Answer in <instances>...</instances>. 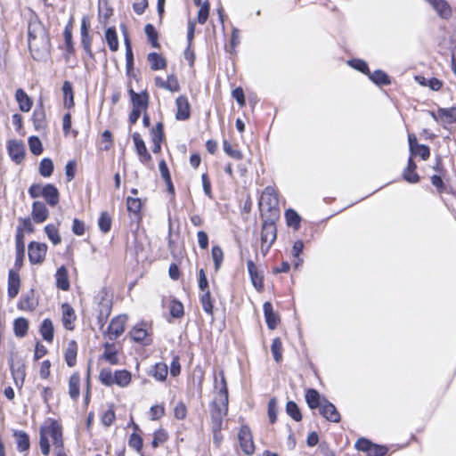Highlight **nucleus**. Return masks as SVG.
I'll use <instances>...</instances> for the list:
<instances>
[{
    "label": "nucleus",
    "instance_id": "nucleus-1",
    "mask_svg": "<svg viewBox=\"0 0 456 456\" xmlns=\"http://www.w3.org/2000/svg\"><path fill=\"white\" fill-rule=\"evenodd\" d=\"M50 441L54 447L57 456H65L63 450L62 430L61 425L54 419H48L40 428V449L44 455L50 452Z\"/></svg>",
    "mask_w": 456,
    "mask_h": 456
},
{
    "label": "nucleus",
    "instance_id": "nucleus-2",
    "mask_svg": "<svg viewBox=\"0 0 456 456\" xmlns=\"http://www.w3.org/2000/svg\"><path fill=\"white\" fill-rule=\"evenodd\" d=\"M99 380L107 387L117 385L119 387H126L132 381V374L126 370H118L113 372L110 368H103L100 371Z\"/></svg>",
    "mask_w": 456,
    "mask_h": 456
},
{
    "label": "nucleus",
    "instance_id": "nucleus-3",
    "mask_svg": "<svg viewBox=\"0 0 456 456\" xmlns=\"http://www.w3.org/2000/svg\"><path fill=\"white\" fill-rule=\"evenodd\" d=\"M228 411H220L219 409H210L211 431L213 434V442L216 447H219L223 442V420Z\"/></svg>",
    "mask_w": 456,
    "mask_h": 456
},
{
    "label": "nucleus",
    "instance_id": "nucleus-4",
    "mask_svg": "<svg viewBox=\"0 0 456 456\" xmlns=\"http://www.w3.org/2000/svg\"><path fill=\"white\" fill-rule=\"evenodd\" d=\"M220 375V381H217L216 379L215 380V388L218 390V392L217 397H216L210 405V409H219L223 411L224 408V411H228V389L226 380L223 372H221Z\"/></svg>",
    "mask_w": 456,
    "mask_h": 456
},
{
    "label": "nucleus",
    "instance_id": "nucleus-5",
    "mask_svg": "<svg viewBox=\"0 0 456 456\" xmlns=\"http://www.w3.org/2000/svg\"><path fill=\"white\" fill-rule=\"evenodd\" d=\"M259 206L262 209H266L267 211H272L278 208L279 200L274 188L271 186L265 188L260 197Z\"/></svg>",
    "mask_w": 456,
    "mask_h": 456
},
{
    "label": "nucleus",
    "instance_id": "nucleus-6",
    "mask_svg": "<svg viewBox=\"0 0 456 456\" xmlns=\"http://www.w3.org/2000/svg\"><path fill=\"white\" fill-rule=\"evenodd\" d=\"M129 335L133 341L142 346H150L152 343V336L145 328V324L135 325L130 330Z\"/></svg>",
    "mask_w": 456,
    "mask_h": 456
},
{
    "label": "nucleus",
    "instance_id": "nucleus-7",
    "mask_svg": "<svg viewBox=\"0 0 456 456\" xmlns=\"http://www.w3.org/2000/svg\"><path fill=\"white\" fill-rule=\"evenodd\" d=\"M126 321V314H120L111 320L106 332L110 340L117 339L124 332Z\"/></svg>",
    "mask_w": 456,
    "mask_h": 456
},
{
    "label": "nucleus",
    "instance_id": "nucleus-8",
    "mask_svg": "<svg viewBox=\"0 0 456 456\" xmlns=\"http://www.w3.org/2000/svg\"><path fill=\"white\" fill-rule=\"evenodd\" d=\"M47 246L45 243L32 241L28 245V259L33 265L40 264L45 260Z\"/></svg>",
    "mask_w": 456,
    "mask_h": 456
},
{
    "label": "nucleus",
    "instance_id": "nucleus-9",
    "mask_svg": "<svg viewBox=\"0 0 456 456\" xmlns=\"http://www.w3.org/2000/svg\"><path fill=\"white\" fill-rule=\"evenodd\" d=\"M241 450L244 453L251 455L255 452V445L250 429L247 426L241 427L238 434Z\"/></svg>",
    "mask_w": 456,
    "mask_h": 456
},
{
    "label": "nucleus",
    "instance_id": "nucleus-10",
    "mask_svg": "<svg viewBox=\"0 0 456 456\" xmlns=\"http://www.w3.org/2000/svg\"><path fill=\"white\" fill-rule=\"evenodd\" d=\"M90 24L86 17H83L81 20L80 35H81V45L91 59L94 58V53L91 49L92 37L89 34Z\"/></svg>",
    "mask_w": 456,
    "mask_h": 456
},
{
    "label": "nucleus",
    "instance_id": "nucleus-11",
    "mask_svg": "<svg viewBox=\"0 0 456 456\" xmlns=\"http://www.w3.org/2000/svg\"><path fill=\"white\" fill-rule=\"evenodd\" d=\"M133 109L145 112L149 104V94L146 91L136 93L132 88L128 90Z\"/></svg>",
    "mask_w": 456,
    "mask_h": 456
},
{
    "label": "nucleus",
    "instance_id": "nucleus-12",
    "mask_svg": "<svg viewBox=\"0 0 456 456\" xmlns=\"http://www.w3.org/2000/svg\"><path fill=\"white\" fill-rule=\"evenodd\" d=\"M320 413L327 420L338 423L340 420V414L337 411L336 406L329 402L325 397H322V403L319 408Z\"/></svg>",
    "mask_w": 456,
    "mask_h": 456
},
{
    "label": "nucleus",
    "instance_id": "nucleus-13",
    "mask_svg": "<svg viewBox=\"0 0 456 456\" xmlns=\"http://www.w3.org/2000/svg\"><path fill=\"white\" fill-rule=\"evenodd\" d=\"M247 267L252 285L256 290L260 291L264 286L263 273L258 270V267L251 259L247 261Z\"/></svg>",
    "mask_w": 456,
    "mask_h": 456
},
{
    "label": "nucleus",
    "instance_id": "nucleus-14",
    "mask_svg": "<svg viewBox=\"0 0 456 456\" xmlns=\"http://www.w3.org/2000/svg\"><path fill=\"white\" fill-rule=\"evenodd\" d=\"M135 151L139 156L141 162L147 164L151 160V156L148 151L144 141L139 133H134L132 135Z\"/></svg>",
    "mask_w": 456,
    "mask_h": 456
},
{
    "label": "nucleus",
    "instance_id": "nucleus-15",
    "mask_svg": "<svg viewBox=\"0 0 456 456\" xmlns=\"http://www.w3.org/2000/svg\"><path fill=\"white\" fill-rule=\"evenodd\" d=\"M176 114L177 120H187L191 116V105L188 98L184 95H180L176 98Z\"/></svg>",
    "mask_w": 456,
    "mask_h": 456
},
{
    "label": "nucleus",
    "instance_id": "nucleus-16",
    "mask_svg": "<svg viewBox=\"0 0 456 456\" xmlns=\"http://www.w3.org/2000/svg\"><path fill=\"white\" fill-rule=\"evenodd\" d=\"M31 216L36 223L40 224L48 218L49 211L45 203L35 201L32 205Z\"/></svg>",
    "mask_w": 456,
    "mask_h": 456
},
{
    "label": "nucleus",
    "instance_id": "nucleus-17",
    "mask_svg": "<svg viewBox=\"0 0 456 456\" xmlns=\"http://www.w3.org/2000/svg\"><path fill=\"white\" fill-rule=\"evenodd\" d=\"M436 12L443 19H447L452 15L450 4L445 0H426Z\"/></svg>",
    "mask_w": 456,
    "mask_h": 456
},
{
    "label": "nucleus",
    "instance_id": "nucleus-18",
    "mask_svg": "<svg viewBox=\"0 0 456 456\" xmlns=\"http://www.w3.org/2000/svg\"><path fill=\"white\" fill-rule=\"evenodd\" d=\"M8 152L11 159L16 163H20L24 158V145L16 140L8 142Z\"/></svg>",
    "mask_w": 456,
    "mask_h": 456
},
{
    "label": "nucleus",
    "instance_id": "nucleus-19",
    "mask_svg": "<svg viewBox=\"0 0 456 456\" xmlns=\"http://www.w3.org/2000/svg\"><path fill=\"white\" fill-rule=\"evenodd\" d=\"M264 315L267 327L270 330L276 329L280 319L279 316L273 311V305L270 302H265L263 305Z\"/></svg>",
    "mask_w": 456,
    "mask_h": 456
},
{
    "label": "nucleus",
    "instance_id": "nucleus-20",
    "mask_svg": "<svg viewBox=\"0 0 456 456\" xmlns=\"http://www.w3.org/2000/svg\"><path fill=\"white\" fill-rule=\"evenodd\" d=\"M428 113L436 121L441 119L449 124L456 121V108L439 109L437 113L433 111H429Z\"/></svg>",
    "mask_w": 456,
    "mask_h": 456
},
{
    "label": "nucleus",
    "instance_id": "nucleus-21",
    "mask_svg": "<svg viewBox=\"0 0 456 456\" xmlns=\"http://www.w3.org/2000/svg\"><path fill=\"white\" fill-rule=\"evenodd\" d=\"M20 280L18 273L13 270H10L8 275V297L12 299L14 298L20 290Z\"/></svg>",
    "mask_w": 456,
    "mask_h": 456
},
{
    "label": "nucleus",
    "instance_id": "nucleus-22",
    "mask_svg": "<svg viewBox=\"0 0 456 456\" xmlns=\"http://www.w3.org/2000/svg\"><path fill=\"white\" fill-rule=\"evenodd\" d=\"M43 197L52 207H54L58 204L60 198L57 188L50 183L43 187Z\"/></svg>",
    "mask_w": 456,
    "mask_h": 456
},
{
    "label": "nucleus",
    "instance_id": "nucleus-23",
    "mask_svg": "<svg viewBox=\"0 0 456 456\" xmlns=\"http://www.w3.org/2000/svg\"><path fill=\"white\" fill-rule=\"evenodd\" d=\"M37 305L34 297V291L30 290L22 295L18 303V307L24 311H33Z\"/></svg>",
    "mask_w": 456,
    "mask_h": 456
},
{
    "label": "nucleus",
    "instance_id": "nucleus-24",
    "mask_svg": "<svg viewBox=\"0 0 456 456\" xmlns=\"http://www.w3.org/2000/svg\"><path fill=\"white\" fill-rule=\"evenodd\" d=\"M276 240V226L273 223L265 222L261 232V241L273 243Z\"/></svg>",
    "mask_w": 456,
    "mask_h": 456
},
{
    "label": "nucleus",
    "instance_id": "nucleus-25",
    "mask_svg": "<svg viewBox=\"0 0 456 456\" xmlns=\"http://www.w3.org/2000/svg\"><path fill=\"white\" fill-rule=\"evenodd\" d=\"M13 436L17 444V449L20 452H28L30 446L28 434L22 430H15Z\"/></svg>",
    "mask_w": 456,
    "mask_h": 456
},
{
    "label": "nucleus",
    "instance_id": "nucleus-26",
    "mask_svg": "<svg viewBox=\"0 0 456 456\" xmlns=\"http://www.w3.org/2000/svg\"><path fill=\"white\" fill-rule=\"evenodd\" d=\"M15 98L21 111L28 112L31 110L33 104L32 101L23 89L20 88L16 90Z\"/></svg>",
    "mask_w": 456,
    "mask_h": 456
},
{
    "label": "nucleus",
    "instance_id": "nucleus-27",
    "mask_svg": "<svg viewBox=\"0 0 456 456\" xmlns=\"http://www.w3.org/2000/svg\"><path fill=\"white\" fill-rule=\"evenodd\" d=\"M22 232H18L16 235V259L15 266L20 268L25 256V245L23 240Z\"/></svg>",
    "mask_w": 456,
    "mask_h": 456
},
{
    "label": "nucleus",
    "instance_id": "nucleus-28",
    "mask_svg": "<svg viewBox=\"0 0 456 456\" xmlns=\"http://www.w3.org/2000/svg\"><path fill=\"white\" fill-rule=\"evenodd\" d=\"M80 376L77 372L73 373L69 380V395L72 400H77L80 395Z\"/></svg>",
    "mask_w": 456,
    "mask_h": 456
},
{
    "label": "nucleus",
    "instance_id": "nucleus-29",
    "mask_svg": "<svg viewBox=\"0 0 456 456\" xmlns=\"http://www.w3.org/2000/svg\"><path fill=\"white\" fill-rule=\"evenodd\" d=\"M62 308V322L65 329L69 330H72L73 322L75 320V313L71 306H69L68 304H64L61 306Z\"/></svg>",
    "mask_w": 456,
    "mask_h": 456
},
{
    "label": "nucleus",
    "instance_id": "nucleus-30",
    "mask_svg": "<svg viewBox=\"0 0 456 456\" xmlns=\"http://www.w3.org/2000/svg\"><path fill=\"white\" fill-rule=\"evenodd\" d=\"M56 286L61 290H68L69 289V281L68 278V272L64 266L57 269L55 273Z\"/></svg>",
    "mask_w": 456,
    "mask_h": 456
},
{
    "label": "nucleus",
    "instance_id": "nucleus-31",
    "mask_svg": "<svg viewBox=\"0 0 456 456\" xmlns=\"http://www.w3.org/2000/svg\"><path fill=\"white\" fill-rule=\"evenodd\" d=\"M32 120L37 130L43 129L46 126V118L42 104L34 110Z\"/></svg>",
    "mask_w": 456,
    "mask_h": 456
},
{
    "label": "nucleus",
    "instance_id": "nucleus-32",
    "mask_svg": "<svg viewBox=\"0 0 456 456\" xmlns=\"http://www.w3.org/2000/svg\"><path fill=\"white\" fill-rule=\"evenodd\" d=\"M305 401L310 409L320 408L322 403V398L317 390L310 388L305 393Z\"/></svg>",
    "mask_w": 456,
    "mask_h": 456
},
{
    "label": "nucleus",
    "instance_id": "nucleus-33",
    "mask_svg": "<svg viewBox=\"0 0 456 456\" xmlns=\"http://www.w3.org/2000/svg\"><path fill=\"white\" fill-rule=\"evenodd\" d=\"M99 316L98 322L101 325H103L111 311V301L106 298L104 296L102 297V301L99 303Z\"/></svg>",
    "mask_w": 456,
    "mask_h": 456
},
{
    "label": "nucleus",
    "instance_id": "nucleus-34",
    "mask_svg": "<svg viewBox=\"0 0 456 456\" xmlns=\"http://www.w3.org/2000/svg\"><path fill=\"white\" fill-rule=\"evenodd\" d=\"M39 331H40L42 338L46 342H49V343L53 342L54 330H53V324L50 319H45L42 322Z\"/></svg>",
    "mask_w": 456,
    "mask_h": 456
},
{
    "label": "nucleus",
    "instance_id": "nucleus-35",
    "mask_svg": "<svg viewBox=\"0 0 456 456\" xmlns=\"http://www.w3.org/2000/svg\"><path fill=\"white\" fill-rule=\"evenodd\" d=\"M102 358L110 364L118 363V352L113 344L106 343L104 345V352Z\"/></svg>",
    "mask_w": 456,
    "mask_h": 456
},
{
    "label": "nucleus",
    "instance_id": "nucleus-36",
    "mask_svg": "<svg viewBox=\"0 0 456 456\" xmlns=\"http://www.w3.org/2000/svg\"><path fill=\"white\" fill-rule=\"evenodd\" d=\"M147 59L151 64V69L153 70L162 69L167 66V61L159 53H150Z\"/></svg>",
    "mask_w": 456,
    "mask_h": 456
},
{
    "label": "nucleus",
    "instance_id": "nucleus-37",
    "mask_svg": "<svg viewBox=\"0 0 456 456\" xmlns=\"http://www.w3.org/2000/svg\"><path fill=\"white\" fill-rule=\"evenodd\" d=\"M62 93L64 97V106L70 109L74 106L73 87L69 81H65L62 85Z\"/></svg>",
    "mask_w": 456,
    "mask_h": 456
},
{
    "label": "nucleus",
    "instance_id": "nucleus-38",
    "mask_svg": "<svg viewBox=\"0 0 456 456\" xmlns=\"http://www.w3.org/2000/svg\"><path fill=\"white\" fill-rule=\"evenodd\" d=\"M105 40L111 52L118 50V39L115 28H108L105 30Z\"/></svg>",
    "mask_w": 456,
    "mask_h": 456
},
{
    "label": "nucleus",
    "instance_id": "nucleus-39",
    "mask_svg": "<svg viewBox=\"0 0 456 456\" xmlns=\"http://www.w3.org/2000/svg\"><path fill=\"white\" fill-rule=\"evenodd\" d=\"M28 330V322L23 317L15 319L13 323V331L16 337L23 338L27 335Z\"/></svg>",
    "mask_w": 456,
    "mask_h": 456
},
{
    "label": "nucleus",
    "instance_id": "nucleus-40",
    "mask_svg": "<svg viewBox=\"0 0 456 456\" xmlns=\"http://www.w3.org/2000/svg\"><path fill=\"white\" fill-rule=\"evenodd\" d=\"M77 346L75 341H70L65 352V360L69 367H73L77 361Z\"/></svg>",
    "mask_w": 456,
    "mask_h": 456
},
{
    "label": "nucleus",
    "instance_id": "nucleus-41",
    "mask_svg": "<svg viewBox=\"0 0 456 456\" xmlns=\"http://www.w3.org/2000/svg\"><path fill=\"white\" fill-rule=\"evenodd\" d=\"M406 168H407V172H411L412 174L409 175L408 173H403L404 180H406L408 183H418L419 180V177L415 171L417 168V166L411 158L409 159L408 165H407Z\"/></svg>",
    "mask_w": 456,
    "mask_h": 456
},
{
    "label": "nucleus",
    "instance_id": "nucleus-42",
    "mask_svg": "<svg viewBox=\"0 0 456 456\" xmlns=\"http://www.w3.org/2000/svg\"><path fill=\"white\" fill-rule=\"evenodd\" d=\"M285 218L287 224L293 227L295 230H298L300 227L301 217L293 209H288L285 212Z\"/></svg>",
    "mask_w": 456,
    "mask_h": 456
},
{
    "label": "nucleus",
    "instance_id": "nucleus-43",
    "mask_svg": "<svg viewBox=\"0 0 456 456\" xmlns=\"http://www.w3.org/2000/svg\"><path fill=\"white\" fill-rule=\"evenodd\" d=\"M168 373L167 365L163 362H158L154 365L152 376L159 381H164Z\"/></svg>",
    "mask_w": 456,
    "mask_h": 456
},
{
    "label": "nucleus",
    "instance_id": "nucleus-44",
    "mask_svg": "<svg viewBox=\"0 0 456 456\" xmlns=\"http://www.w3.org/2000/svg\"><path fill=\"white\" fill-rule=\"evenodd\" d=\"M271 351L274 361L276 362H281L282 360V342L280 338H275L273 340Z\"/></svg>",
    "mask_w": 456,
    "mask_h": 456
},
{
    "label": "nucleus",
    "instance_id": "nucleus-45",
    "mask_svg": "<svg viewBox=\"0 0 456 456\" xmlns=\"http://www.w3.org/2000/svg\"><path fill=\"white\" fill-rule=\"evenodd\" d=\"M98 226L101 232L107 233L111 228V217L108 212L103 211L98 219Z\"/></svg>",
    "mask_w": 456,
    "mask_h": 456
},
{
    "label": "nucleus",
    "instance_id": "nucleus-46",
    "mask_svg": "<svg viewBox=\"0 0 456 456\" xmlns=\"http://www.w3.org/2000/svg\"><path fill=\"white\" fill-rule=\"evenodd\" d=\"M53 171V163L48 159L45 158L41 160L39 164V173L44 177H49L52 175Z\"/></svg>",
    "mask_w": 456,
    "mask_h": 456
},
{
    "label": "nucleus",
    "instance_id": "nucleus-47",
    "mask_svg": "<svg viewBox=\"0 0 456 456\" xmlns=\"http://www.w3.org/2000/svg\"><path fill=\"white\" fill-rule=\"evenodd\" d=\"M369 77L377 85H388L390 83L388 76L381 70H375L373 73L369 74Z\"/></svg>",
    "mask_w": 456,
    "mask_h": 456
},
{
    "label": "nucleus",
    "instance_id": "nucleus-48",
    "mask_svg": "<svg viewBox=\"0 0 456 456\" xmlns=\"http://www.w3.org/2000/svg\"><path fill=\"white\" fill-rule=\"evenodd\" d=\"M286 411L295 421H300L302 419V414L295 402L289 401L287 403Z\"/></svg>",
    "mask_w": 456,
    "mask_h": 456
},
{
    "label": "nucleus",
    "instance_id": "nucleus-49",
    "mask_svg": "<svg viewBox=\"0 0 456 456\" xmlns=\"http://www.w3.org/2000/svg\"><path fill=\"white\" fill-rule=\"evenodd\" d=\"M45 232L47 234L48 239L54 244L57 245L61 242V239L59 234L57 227L53 224H47L45 227Z\"/></svg>",
    "mask_w": 456,
    "mask_h": 456
},
{
    "label": "nucleus",
    "instance_id": "nucleus-50",
    "mask_svg": "<svg viewBox=\"0 0 456 456\" xmlns=\"http://www.w3.org/2000/svg\"><path fill=\"white\" fill-rule=\"evenodd\" d=\"M151 137L152 142H162L164 139V126L161 122L157 123L151 130Z\"/></svg>",
    "mask_w": 456,
    "mask_h": 456
},
{
    "label": "nucleus",
    "instance_id": "nucleus-51",
    "mask_svg": "<svg viewBox=\"0 0 456 456\" xmlns=\"http://www.w3.org/2000/svg\"><path fill=\"white\" fill-rule=\"evenodd\" d=\"M63 36H64L67 53L72 54L74 53V45H73V41H72V32H71V25L70 24H68L65 27Z\"/></svg>",
    "mask_w": 456,
    "mask_h": 456
},
{
    "label": "nucleus",
    "instance_id": "nucleus-52",
    "mask_svg": "<svg viewBox=\"0 0 456 456\" xmlns=\"http://www.w3.org/2000/svg\"><path fill=\"white\" fill-rule=\"evenodd\" d=\"M223 150L228 156L234 159L240 160L243 157L241 151L237 149H234L232 146V144L226 140L223 142Z\"/></svg>",
    "mask_w": 456,
    "mask_h": 456
},
{
    "label": "nucleus",
    "instance_id": "nucleus-53",
    "mask_svg": "<svg viewBox=\"0 0 456 456\" xmlns=\"http://www.w3.org/2000/svg\"><path fill=\"white\" fill-rule=\"evenodd\" d=\"M12 374L14 379V383L17 387H21L23 385L25 379V370L23 366H18L14 368L13 366L11 369Z\"/></svg>",
    "mask_w": 456,
    "mask_h": 456
},
{
    "label": "nucleus",
    "instance_id": "nucleus-54",
    "mask_svg": "<svg viewBox=\"0 0 456 456\" xmlns=\"http://www.w3.org/2000/svg\"><path fill=\"white\" fill-rule=\"evenodd\" d=\"M211 255L214 261L215 269L217 271L219 270L224 259L223 250L219 246H214L211 250Z\"/></svg>",
    "mask_w": 456,
    "mask_h": 456
},
{
    "label": "nucleus",
    "instance_id": "nucleus-55",
    "mask_svg": "<svg viewBox=\"0 0 456 456\" xmlns=\"http://www.w3.org/2000/svg\"><path fill=\"white\" fill-rule=\"evenodd\" d=\"M412 156H419L422 159H428L430 156L428 146L425 144H418L410 151Z\"/></svg>",
    "mask_w": 456,
    "mask_h": 456
},
{
    "label": "nucleus",
    "instance_id": "nucleus-56",
    "mask_svg": "<svg viewBox=\"0 0 456 456\" xmlns=\"http://www.w3.org/2000/svg\"><path fill=\"white\" fill-rule=\"evenodd\" d=\"M144 32L148 37V39L151 43L153 47H159L158 43V32L155 29L154 26L151 24H147L144 28Z\"/></svg>",
    "mask_w": 456,
    "mask_h": 456
},
{
    "label": "nucleus",
    "instance_id": "nucleus-57",
    "mask_svg": "<svg viewBox=\"0 0 456 456\" xmlns=\"http://www.w3.org/2000/svg\"><path fill=\"white\" fill-rule=\"evenodd\" d=\"M28 146L31 152L35 155H40L43 151L42 142L37 136H30L28 138Z\"/></svg>",
    "mask_w": 456,
    "mask_h": 456
},
{
    "label": "nucleus",
    "instance_id": "nucleus-58",
    "mask_svg": "<svg viewBox=\"0 0 456 456\" xmlns=\"http://www.w3.org/2000/svg\"><path fill=\"white\" fill-rule=\"evenodd\" d=\"M127 210L133 214H138L142 208L141 200L138 198L128 197L126 200Z\"/></svg>",
    "mask_w": 456,
    "mask_h": 456
},
{
    "label": "nucleus",
    "instance_id": "nucleus-59",
    "mask_svg": "<svg viewBox=\"0 0 456 456\" xmlns=\"http://www.w3.org/2000/svg\"><path fill=\"white\" fill-rule=\"evenodd\" d=\"M200 302H201L203 310L207 314H213V304L211 301V296H210L209 290H207L206 292H204V294L201 296Z\"/></svg>",
    "mask_w": 456,
    "mask_h": 456
},
{
    "label": "nucleus",
    "instance_id": "nucleus-60",
    "mask_svg": "<svg viewBox=\"0 0 456 456\" xmlns=\"http://www.w3.org/2000/svg\"><path fill=\"white\" fill-rule=\"evenodd\" d=\"M304 248V243L302 240H297L292 248V256L296 258L294 263L295 266L297 267L301 265L302 259L299 258L300 254L302 253Z\"/></svg>",
    "mask_w": 456,
    "mask_h": 456
},
{
    "label": "nucleus",
    "instance_id": "nucleus-61",
    "mask_svg": "<svg viewBox=\"0 0 456 456\" xmlns=\"http://www.w3.org/2000/svg\"><path fill=\"white\" fill-rule=\"evenodd\" d=\"M170 314L175 318H180L183 315V305L176 300H173L169 306Z\"/></svg>",
    "mask_w": 456,
    "mask_h": 456
},
{
    "label": "nucleus",
    "instance_id": "nucleus-62",
    "mask_svg": "<svg viewBox=\"0 0 456 456\" xmlns=\"http://www.w3.org/2000/svg\"><path fill=\"white\" fill-rule=\"evenodd\" d=\"M200 6V8L198 12V22L200 24H205L209 14V4L208 2H205L203 4L201 3Z\"/></svg>",
    "mask_w": 456,
    "mask_h": 456
},
{
    "label": "nucleus",
    "instance_id": "nucleus-63",
    "mask_svg": "<svg viewBox=\"0 0 456 456\" xmlns=\"http://www.w3.org/2000/svg\"><path fill=\"white\" fill-rule=\"evenodd\" d=\"M128 444L137 452H141L142 449V439L139 435L133 433L128 440Z\"/></svg>",
    "mask_w": 456,
    "mask_h": 456
},
{
    "label": "nucleus",
    "instance_id": "nucleus-64",
    "mask_svg": "<svg viewBox=\"0 0 456 456\" xmlns=\"http://www.w3.org/2000/svg\"><path fill=\"white\" fill-rule=\"evenodd\" d=\"M387 452L386 446L373 444L370 449L367 456H384Z\"/></svg>",
    "mask_w": 456,
    "mask_h": 456
}]
</instances>
